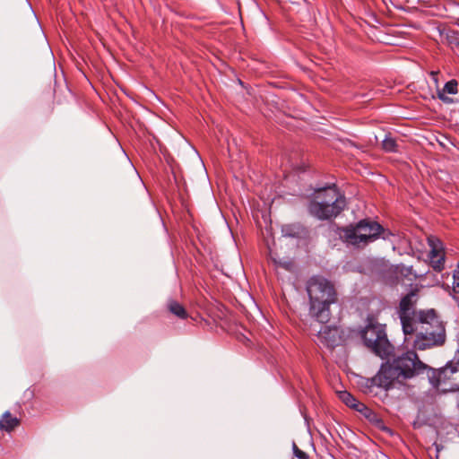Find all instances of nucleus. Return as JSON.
I'll return each mask as SVG.
<instances>
[{
    "mask_svg": "<svg viewBox=\"0 0 459 459\" xmlns=\"http://www.w3.org/2000/svg\"><path fill=\"white\" fill-rule=\"evenodd\" d=\"M431 368L421 361L415 351H407L382 364L377 374L367 379L368 387H381L388 390L393 383L414 378L425 372L429 375Z\"/></svg>",
    "mask_w": 459,
    "mask_h": 459,
    "instance_id": "f257e3e1",
    "label": "nucleus"
},
{
    "mask_svg": "<svg viewBox=\"0 0 459 459\" xmlns=\"http://www.w3.org/2000/svg\"><path fill=\"white\" fill-rule=\"evenodd\" d=\"M310 316L321 324L330 320V305L336 301L333 285L325 278L313 276L307 284Z\"/></svg>",
    "mask_w": 459,
    "mask_h": 459,
    "instance_id": "f03ea898",
    "label": "nucleus"
},
{
    "mask_svg": "<svg viewBox=\"0 0 459 459\" xmlns=\"http://www.w3.org/2000/svg\"><path fill=\"white\" fill-rule=\"evenodd\" d=\"M420 316L413 348L425 351L444 345L446 340V328L436 311L433 308L427 309Z\"/></svg>",
    "mask_w": 459,
    "mask_h": 459,
    "instance_id": "7ed1b4c3",
    "label": "nucleus"
},
{
    "mask_svg": "<svg viewBox=\"0 0 459 459\" xmlns=\"http://www.w3.org/2000/svg\"><path fill=\"white\" fill-rule=\"evenodd\" d=\"M346 205V201L335 186L317 191L315 200L308 205L309 213L318 220L325 221L336 217Z\"/></svg>",
    "mask_w": 459,
    "mask_h": 459,
    "instance_id": "20e7f679",
    "label": "nucleus"
},
{
    "mask_svg": "<svg viewBox=\"0 0 459 459\" xmlns=\"http://www.w3.org/2000/svg\"><path fill=\"white\" fill-rule=\"evenodd\" d=\"M383 226L370 219H363L354 226L340 230V238L348 245L357 247H366L380 238Z\"/></svg>",
    "mask_w": 459,
    "mask_h": 459,
    "instance_id": "39448f33",
    "label": "nucleus"
},
{
    "mask_svg": "<svg viewBox=\"0 0 459 459\" xmlns=\"http://www.w3.org/2000/svg\"><path fill=\"white\" fill-rule=\"evenodd\" d=\"M418 298V290H411L401 299L397 307V315L400 318L403 332L405 335H411L418 330L420 313L427 311L416 310Z\"/></svg>",
    "mask_w": 459,
    "mask_h": 459,
    "instance_id": "423d86ee",
    "label": "nucleus"
},
{
    "mask_svg": "<svg viewBox=\"0 0 459 459\" xmlns=\"http://www.w3.org/2000/svg\"><path fill=\"white\" fill-rule=\"evenodd\" d=\"M364 344L381 358L386 357L392 346L387 339L385 325L368 319L366 327L361 331Z\"/></svg>",
    "mask_w": 459,
    "mask_h": 459,
    "instance_id": "0eeeda50",
    "label": "nucleus"
},
{
    "mask_svg": "<svg viewBox=\"0 0 459 459\" xmlns=\"http://www.w3.org/2000/svg\"><path fill=\"white\" fill-rule=\"evenodd\" d=\"M429 380L432 386L440 388L443 392L459 390V362L455 358L444 368L434 369L429 373Z\"/></svg>",
    "mask_w": 459,
    "mask_h": 459,
    "instance_id": "6e6552de",
    "label": "nucleus"
},
{
    "mask_svg": "<svg viewBox=\"0 0 459 459\" xmlns=\"http://www.w3.org/2000/svg\"><path fill=\"white\" fill-rule=\"evenodd\" d=\"M428 243L430 247L429 261L432 268L436 272H441L445 268V251L442 242L435 238H428Z\"/></svg>",
    "mask_w": 459,
    "mask_h": 459,
    "instance_id": "1a4fd4ad",
    "label": "nucleus"
},
{
    "mask_svg": "<svg viewBox=\"0 0 459 459\" xmlns=\"http://www.w3.org/2000/svg\"><path fill=\"white\" fill-rule=\"evenodd\" d=\"M317 336L321 343L328 348H334L341 341L338 328L328 325L323 326L319 330Z\"/></svg>",
    "mask_w": 459,
    "mask_h": 459,
    "instance_id": "9d476101",
    "label": "nucleus"
},
{
    "mask_svg": "<svg viewBox=\"0 0 459 459\" xmlns=\"http://www.w3.org/2000/svg\"><path fill=\"white\" fill-rule=\"evenodd\" d=\"M380 238L384 240L389 241L394 249H395L396 247H404L408 244V240L403 232H394L388 229H385L384 227L381 231Z\"/></svg>",
    "mask_w": 459,
    "mask_h": 459,
    "instance_id": "9b49d317",
    "label": "nucleus"
},
{
    "mask_svg": "<svg viewBox=\"0 0 459 459\" xmlns=\"http://www.w3.org/2000/svg\"><path fill=\"white\" fill-rule=\"evenodd\" d=\"M339 397L350 408L361 412L366 416L368 415V412H369V409L349 392H341Z\"/></svg>",
    "mask_w": 459,
    "mask_h": 459,
    "instance_id": "f8f14e48",
    "label": "nucleus"
},
{
    "mask_svg": "<svg viewBox=\"0 0 459 459\" xmlns=\"http://www.w3.org/2000/svg\"><path fill=\"white\" fill-rule=\"evenodd\" d=\"M458 83L455 80H450L445 83L443 89L438 91V98L445 103H452L453 100L446 94H456Z\"/></svg>",
    "mask_w": 459,
    "mask_h": 459,
    "instance_id": "ddd939ff",
    "label": "nucleus"
},
{
    "mask_svg": "<svg viewBox=\"0 0 459 459\" xmlns=\"http://www.w3.org/2000/svg\"><path fill=\"white\" fill-rule=\"evenodd\" d=\"M20 424L17 417H13L10 411H5L0 419V430L10 432Z\"/></svg>",
    "mask_w": 459,
    "mask_h": 459,
    "instance_id": "4468645a",
    "label": "nucleus"
},
{
    "mask_svg": "<svg viewBox=\"0 0 459 459\" xmlns=\"http://www.w3.org/2000/svg\"><path fill=\"white\" fill-rule=\"evenodd\" d=\"M303 230L304 229L300 224H286L281 227V233L284 237L299 238Z\"/></svg>",
    "mask_w": 459,
    "mask_h": 459,
    "instance_id": "2eb2a0df",
    "label": "nucleus"
},
{
    "mask_svg": "<svg viewBox=\"0 0 459 459\" xmlns=\"http://www.w3.org/2000/svg\"><path fill=\"white\" fill-rule=\"evenodd\" d=\"M169 310L176 316L185 319L187 317V312L185 307L178 301L170 300L168 304Z\"/></svg>",
    "mask_w": 459,
    "mask_h": 459,
    "instance_id": "dca6fc26",
    "label": "nucleus"
},
{
    "mask_svg": "<svg viewBox=\"0 0 459 459\" xmlns=\"http://www.w3.org/2000/svg\"><path fill=\"white\" fill-rule=\"evenodd\" d=\"M396 272L400 275L408 278L410 281L417 278L416 273L413 272L411 266H405L403 264L397 265Z\"/></svg>",
    "mask_w": 459,
    "mask_h": 459,
    "instance_id": "f3484780",
    "label": "nucleus"
},
{
    "mask_svg": "<svg viewBox=\"0 0 459 459\" xmlns=\"http://www.w3.org/2000/svg\"><path fill=\"white\" fill-rule=\"evenodd\" d=\"M382 147L385 152H397V143H396L395 140L389 136H386L382 141Z\"/></svg>",
    "mask_w": 459,
    "mask_h": 459,
    "instance_id": "a211bd4d",
    "label": "nucleus"
},
{
    "mask_svg": "<svg viewBox=\"0 0 459 459\" xmlns=\"http://www.w3.org/2000/svg\"><path fill=\"white\" fill-rule=\"evenodd\" d=\"M273 261L277 266L281 267V268L285 269L286 271L292 272L294 269V263L291 260L282 261V260L273 259Z\"/></svg>",
    "mask_w": 459,
    "mask_h": 459,
    "instance_id": "6ab92c4d",
    "label": "nucleus"
},
{
    "mask_svg": "<svg viewBox=\"0 0 459 459\" xmlns=\"http://www.w3.org/2000/svg\"><path fill=\"white\" fill-rule=\"evenodd\" d=\"M292 451L294 455L292 459H309L307 454L299 449L295 442L292 443Z\"/></svg>",
    "mask_w": 459,
    "mask_h": 459,
    "instance_id": "aec40b11",
    "label": "nucleus"
},
{
    "mask_svg": "<svg viewBox=\"0 0 459 459\" xmlns=\"http://www.w3.org/2000/svg\"><path fill=\"white\" fill-rule=\"evenodd\" d=\"M453 292L459 293V271L455 270L453 273Z\"/></svg>",
    "mask_w": 459,
    "mask_h": 459,
    "instance_id": "412c9836",
    "label": "nucleus"
},
{
    "mask_svg": "<svg viewBox=\"0 0 459 459\" xmlns=\"http://www.w3.org/2000/svg\"><path fill=\"white\" fill-rule=\"evenodd\" d=\"M455 360H457L459 362V350H458V352L455 355Z\"/></svg>",
    "mask_w": 459,
    "mask_h": 459,
    "instance_id": "4be33fe9",
    "label": "nucleus"
},
{
    "mask_svg": "<svg viewBox=\"0 0 459 459\" xmlns=\"http://www.w3.org/2000/svg\"><path fill=\"white\" fill-rule=\"evenodd\" d=\"M456 271H459V262H458V269H456Z\"/></svg>",
    "mask_w": 459,
    "mask_h": 459,
    "instance_id": "5701e85b",
    "label": "nucleus"
}]
</instances>
